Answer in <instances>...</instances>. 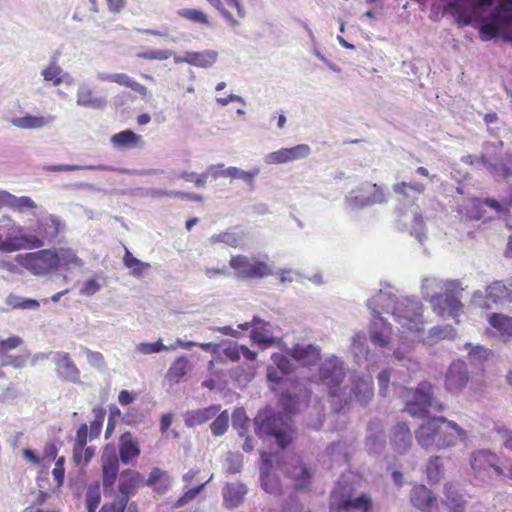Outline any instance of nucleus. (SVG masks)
Wrapping results in <instances>:
<instances>
[{
    "label": "nucleus",
    "mask_w": 512,
    "mask_h": 512,
    "mask_svg": "<svg viewBox=\"0 0 512 512\" xmlns=\"http://www.w3.org/2000/svg\"><path fill=\"white\" fill-rule=\"evenodd\" d=\"M446 505L452 512H464L465 501L458 492L456 485H445Z\"/></svg>",
    "instance_id": "nucleus-41"
},
{
    "label": "nucleus",
    "mask_w": 512,
    "mask_h": 512,
    "mask_svg": "<svg viewBox=\"0 0 512 512\" xmlns=\"http://www.w3.org/2000/svg\"><path fill=\"white\" fill-rule=\"evenodd\" d=\"M102 471L104 487L112 486L116 480L119 461L116 449L112 445H106L102 453Z\"/></svg>",
    "instance_id": "nucleus-22"
},
{
    "label": "nucleus",
    "mask_w": 512,
    "mask_h": 512,
    "mask_svg": "<svg viewBox=\"0 0 512 512\" xmlns=\"http://www.w3.org/2000/svg\"><path fill=\"white\" fill-rule=\"evenodd\" d=\"M62 68L57 60L53 58L40 72L44 82L50 83L52 86L61 84Z\"/></svg>",
    "instance_id": "nucleus-42"
},
{
    "label": "nucleus",
    "mask_w": 512,
    "mask_h": 512,
    "mask_svg": "<svg viewBox=\"0 0 512 512\" xmlns=\"http://www.w3.org/2000/svg\"><path fill=\"white\" fill-rule=\"evenodd\" d=\"M76 104L86 109L103 110L107 100L105 97L97 96L90 83L81 82L76 91Z\"/></svg>",
    "instance_id": "nucleus-19"
},
{
    "label": "nucleus",
    "mask_w": 512,
    "mask_h": 512,
    "mask_svg": "<svg viewBox=\"0 0 512 512\" xmlns=\"http://www.w3.org/2000/svg\"><path fill=\"white\" fill-rule=\"evenodd\" d=\"M455 335V330L450 325L436 326L431 328L425 337H420V340L427 345H434L440 340L453 339Z\"/></svg>",
    "instance_id": "nucleus-38"
},
{
    "label": "nucleus",
    "mask_w": 512,
    "mask_h": 512,
    "mask_svg": "<svg viewBox=\"0 0 512 512\" xmlns=\"http://www.w3.org/2000/svg\"><path fill=\"white\" fill-rule=\"evenodd\" d=\"M173 54L174 52L169 49H148L146 51L139 52L137 57L145 60L164 61L170 58Z\"/></svg>",
    "instance_id": "nucleus-59"
},
{
    "label": "nucleus",
    "mask_w": 512,
    "mask_h": 512,
    "mask_svg": "<svg viewBox=\"0 0 512 512\" xmlns=\"http://www.w3.org/2000/svg\"><path fill=\"white\" fill-rule=\"evenodd\" d=\"M110 142L115 149L126 150L142 146V136L131 130H124L111 136Z\"/></svg>",
    "instance_id": "nucleus-33"
},
{
    "label": "nucleus",
    "mask_w": 512,
    "mask_h": 512,
    "mask_svg": "<svg viewBox=\"0 0 512 512\" xmlns=\"http://www.w3.org/2000/svg\"><path fill=\"white\" fill-rule=\"evenodd\" d=\"M327 454L336 463L345 464L347 462V447L343 442H338L330 445L327 448Z\"/></svg>",
    "instance_id": "nucleus-58"
},
{
    "label": "nucleus",
    "mask_w": 512,
    "mask_h": 512,
    "mask_svg": "<svg viewBox=\"0 0 512 512\" xmlns=\"http://www.w3.org/2000/svg\"><path fill=\"white\" fill-rule=\"evenodd\" d=\"M385 201L383 189L377 184L363 183L346 196V206L357 210L366 206L381 204Z\"/></svg>",
    "instance_id": "nucleus-12"
},
{
    "label": "nucleus",
    "mask_w": 512,
    "mask_h": 512,
    "mask_svg": "<svg viewBox=\"0 0 512 512\" xmlns=\"http://www.w3.org/2000/svg\"><path fill=\"white\" fill-rule=\"evenodd\" d=\"M373 379L371 375L353 376L349 386V392L340 390L338 398L345 403L355 400L361 405H366L373 397Z\"/></svg>",
    "instance_id": "nucleus-15"
},
{
    "label": "nucleus",
    "mask_w": 512,
    "mask_h": 512,
    "mask_svg": "<svg viewBox=\"0 0 512 512\" xmlns=\"http://www.w3.org/2000/svg\"><path fill=\"white\" fill-rule=\"evenodd\" d=\"M285 472L295 480L296 489H304L309 484L310 473L300 459H293V467Z\"/></svg>",
    "instance_id": "nucleus-36"
},
{
    "label": "nucleus",
    "mask_w": 512,
    "mask_h": 512,
    "mask_svg": "<svg viewBox=\"0 0 512 512\" xmlns=\"http://www.w3.org/2000/svg\"><path fill=\"white\" fill-rule=\"evenodd\" d=\"M442 285L443 279L429 276L422 280L421 293L425 300L429 301L435 312H442Z\"/></svg>",
    "instance_id": "nucleus-21"
},
{
    "label": "nucleus",
    "mask_w": 512,
    "mask_h": 512,
    "mask_svg": "<svg viewBox=\"0 0 512 512\" xmlns=\"http://www.w3.org/2000/svg\"><path fill=\"white\" fill-rule=\"evenodd\" d=\"M220 405H211L206 408L188 411L184 415L185 425L195 427L214 418L220 411Z\"/></svg>",
    "instance_id": "nucleus-31"
},
{
    "label": "nucleus",
    "mask_w": 512,
    "mask_h": 512,
    "mask_svg": "<svg viewBox=\"0 0 512 512\" xmlns=\"http://www.w3.org/2000/svg\"><path fill=\"white\" fill-rule=\"evenodd\" d=\"M114 83L128 87L142 96L147 94V88L144 85L136 82L125 73H114Z\"/></svg>",
    "instance_id": "nucleus-56"
},
{
    "label": "nucleus",
    "mask_w": 512,
    "mask_h": 512,
    "mask_svg": "<svg viewBox=\"0 0 512 512\" xmlns=\"http://www.w3.org/2000/svg\"><path fill=\"white\" fill-rule=\"evenodd\" d=\"M147 484L153 487L157 492L163 493L170 485V477L166 471L153 468L149 474Z\"/></svg>",
    "instance_id": "nucleus-43"
},
{
    "label": "nucleus",
    "mask_w": 512,
    "mask_h": 512,
    "mask_svg": "<svg viewBox=\"0 0 512 512\" xmlns=\"http://www.w3.org/2000/svg\"><path fill=\"white\" fill-rule=\"evenodd\" d=\"M381 309L377 312L371 310L372 320L369 327L370 340L373 345L385 348L389 345L392 329L391 326L380 316Z\"/></svg>",
    "instance_id": "nucleus-18"
},
{
    "label": "nucleus",
    "mask_w": 512,
    "mask_h": 512,
    "mask_svg": "<svg viewBox=\"0 0 512 512\" xmlns=\"http://www.w3.org/2000/svg\"><path fill=\"white\" fill-rule=\"evenodd\" d=\"M370 310L377 312V308L391 313L395 321L401 326L402 337L410 341H420L424 333L423 305L416 298L401 297L388 286L380 289L367 303Z\"/></svg>",
    "instance_id": "nucleus-1"
},
{
    "label": "nucleus",
    "mask_w": 512,
    "mask_h": 512,
    "mask_svg": "<svg viewBox=\"0 0 512 512\" xmlns=\"http://www.w3.org/2000/svg\"><path fill=\"white\" fill-rule=\"evenodd\" d=\"M123 263L125 267L130 270V273L137 278L145 276L151 267L149 263L143 262L134 257L128 249L125 251Z\"/></svg>",
    "instance_id": "nucleus-39"
},
{
    "label": "nucleus",
    "mask_w": 512,
    "mask_h": 512,
    "mask_svg": "<svg viewBox=\"0 0 512 512\" xmlns=\"http://www.w3.org/2000/svg\"><path fill=\"white\" fill-rule=\"evenodd\" d=\"M208 241H209L210 245L224 243L231 247H237L240 245L242 238L239 234H237L234 231H224V232L212 235Z\"/></svg>",
    "instance_id": "nucleus-50"
},
{
    "label": "nucleus",
    "mask_w": 512,
    "mask_h": 512,
    "mask_svg": "<svg viewBox=\"0 0 512 512\" xmlns=\"http://www.w3.org/2000/svg\"><path fill=\"white\" fill-rule=\"evenodd\" d=\"M120 460L124 464L133 463L140 455L138 442L130 432L121 435L119 439Z\"/></svg>",
    "instance_id": "nucleus-28"
},
{
    "label": "nucleus",
    "mask_w": 512,
    "mask_h": 512,
    "mask_svg": "<svg viewBox=\"0 0 512 512\" xmlns=\"http://www.w3.org/2000/svg\"><path fill=\"white\" fill-rule=\"evenodd\" d=\"M53 120V116L25 115L23 117L13 118L11 123L13 126L21 129H40L50 124Z\"/></svg>",
    "instance_id": "nucleus-35"
},
{
    "label": "nucleus",
    "mask_w": 512,
    "mask_h": 512,
    "mask_svg": "<svg viewBox=\"0 0 512 512\" xmlns=\"http://www.w3.org/2000/svg\"><path fill=\"white\" fill-rule=\"evenodd\" d=\"M483 206H488L494 209L496 212L502 211V205L494 199L481 201L479 199L473 198L469 199L465 204L460 206L459 213L466 219L479 220L482 218Z\"/></svg>",
    "instance_id": "nucleus-24"
},
{
    "label": "nucleus",
    "mask_w": 512,
    "mask_h": 512,
    "mask_svg": "<svg viewBox=\"0 0 512 512\" xmlns=\"http://www.w3.org/2000/svg\"><path fill=\"white\" fill-rule=\"evenodd\" d=\"M48 172H68V171H77V170H98V171H113L114 168L107 165H69V164H60V165H47L43 168Z\"/></svg>",
    "instance_id": "nucleus-44"
},
{
    "label": "nucleus",
    "mask_w": 512,
    "mask_h": 512,
    "mask_svg": "<svg viewBox=\"0 0 512 512\" xmlns=\"http://www.w3.org/2000/svg\"><path fill=\"white\" fill-rule=\"evenodd\" d=\"M15 261L30 274L37 277H46L55 272V262L51 248L18 254Z\"/></svg>",
    "instance_id": "nucleus-7"
},
{
    "label": "nucleus",
    "mask_w": 512,
    "mask_h": 512,
    "mask_svg": "<svg viewBox=\"0 0 512 512\" xmlns=\"http://www.w3.org/2000/svg\"><path fill=\"white\" fill-rule=\"evenodd\" d=\"M351 474L343 475L333 489L334 503L339 504L344 512H371L372 500L366 494L354 496L353 487L349 481Z\"/></svg>",
    "instance_id": "nucleus-4"
},
{
    "label": "nucleus",
    "mask_w": 512,
    "mask_h": 512,
    "mask_svg": "<svg viewBox=\"0 0 512 512\" xmlns=\"http://www.w3.org/2000/svg\"><path fill=\"white\" fill-rule=\"evenodd\" d=\"M429 408L438 412L445 409L442 403L433 398V387L430 383L422 382L414 391H408L405 410L411 416L424 418L427 416Z\"/></svg>",
    "instance_id": "nucleus-5"
},
{
    "label": "nucleus",
    "mask_w": 512,
    "mask_h": 512,
    "mask_svg": "<svg viewBox=\"0 0 512 512\" xmlns=\"http://www.w3.org/2000/svg\"><path fill=\"white\" fill-rule=\"evenodd\" d=\"M273 365L267 367V379L270 382L278 383L284 375L289 374L293 369L290 359L280 353H274L271 356Z\"/></svg>",
    "instance_id": "nucleus-25"
},
{
    "label": "nucleus",
    "mask_w": 512,
    "mask_h": 512,
    "mask_svg": "<svg viewBox=\"0 0 512 512\" xmlns=\"http://www.w3.org/2000/svg\"><path fill=\"white\" fill-rule=\"evenodd\" d=\"M177 14L191 22L202 24L204 26L210 27L211 22L209 21V18L207 14H205L203 11L195 9V8H183L177 11Z\"/></svg>",
    "instance_id": "nucleus-51"
},
{
    "label": "nucleus",
    "mask_w": 512,
    "mask_h": 512,
    "mask_svg": "<svg viewBox=\"0 0 512 512\" xmlns=\"http://www.w3.org/2000/svg\"><path fill=\"white\" fill-rule=\"evenodd\" d=\"M489 324L495 328L502 336L512 337V318L503 314H491Z\"/></svg>",
    "instance_id": "nucleus-45"
},
{
    "label": "nucleus",
    "mask_w": 512,
    "mask_h": 512,
    "mask_svg": "<svg viewBox=\"0 0 512 512\" xmlns=\"http://www.w3.org/2000/svg\"><path fill=\"white\" fill-rule=\"evenodd\" d=\"M272 455L266 452H261V483L263 489L269 494H278L281 492L279 481L276 477L269 474V468L271 467Z\"/></svg>",
    "instance_id": "nucleus-30"
},
{
    "label": "nucleus",
    "mask_w": 512,
    "mask_h": 512,
    "mask_svg": "<svg viewBox=\"0 0 512 512\" xmlns=\"http://www.w3.org/2000/svg\"><path fill=\"white\" fill-rule=\"evenodd\" d=\"M141 481V475L133 470H125L120 474L119 480V492L120 496L112 503L118 504L123 501L124 509L128 503L129 494L137 487L138 483Z\"/></svg>",
    "instance_id": "nucleus-27"
},
{
    "label": "nucleus",
    "mask_w": 512,
    "mask_h": 512,
    "mask_svg": "<svg viewBox=\"0 0 512 512\" xmlns=\"http://www.w3.org/2000/svg\"><path fill=\"white\" fill-rule=\"evenodd\" d=\"M101 500L99 486H90L86 493V505L88 512H95Z\"/></svg>",
    "instance_id": "nucleus-63"
},
{
    "label": "nucleus",
    "mask_w": 512,
    "mask_h": 512,
    "mask_svg": "<svg viewBox=\"0 0 512 512\" xmlns=\"http://www.w3.org/2000/svg\"><path fill=\"white\" fill-rule=\"evenodd\" d=\"M229 265L241 279H256L274 275L273 266L267 261L251 259L244 255L231 257Z\"/></svg>",
    "instance_id": "nucleus-11"
},
{
    "label": "nucleus",
    "mask_w": 512,
    "mask_h": 512,
    "mask_svg": "<svg viewBox=\"0 0 512 512\" xmlns=\"http://www.w3.org/2000/svg\"><path fill=\"white\" fill-rule=\"evenodd\" d=\"M295 361L302 366H311L316 364L321 357V349L309 343H297L287 350Z\"/></svg>",
    "instance_id": "nucleus-20"
},
{
    "label": "nucleus",
    "mask_w": 512,
    "mask_h": 512,
    "mask_svg": "<svg viewBox=\"0 0 512 512\" xmlns=\"http://www.w3.org/2000/svg\"><path fill=\"white\" fill-rule=\"evenodd\" d=\"M6 304L13 309L36 310L40 304L37 300L24 298L14 294H10L6 298Z\"/></svg>",
    "instance_id": "nucleus-52"
},
{
    "label": "nucleus",
    "mask_w": 512,
    "mask_h": 512,
    "mask_svg": "<svg viewBox=\"0 0 512 512\" xmlns=\"http://www.w3.org/2000/svg\"><path fill=\"white\" fill-rule=\"evenodd\" d=\"M470 464L475 477L483 481L490 479L492 472L498 476L504 475V469L498 466L497 455L488 450L473 452L470 457Z\"/></svg>",
    "instance_id": "nucleus-14"
},
{
    "label": "nucleus",
    "mask_w": 512,
    "mask_h": 512,
    "mask_svg": "<svg viewBox=\"0 0 512 512\" xmlns=\"http://www.w3.org/2000/svg\"><path fill=\"white\" fill-rule=\"evenodd\" d=\"M351 351L357 361L367 358L368 348L366 346V336L364 333H356L352 337Z\"/></svg>",
    "instance_id": "nucleus-54"
},
{
    "label": "nucleus",
    "mask_w": 512,
    "mask_h": 512,
    "mask_svg": "<svg viewBox=\"0 0 512 512\" xmlns=\"http://www.w3.org/2000/svg\"><path fill=\"white\" fill-rule=\"evenodd\" d=\"M191 65L207 69L212 67L218 60V52L215 50H204L201 52L190 51Z\"/></svg>",
    "instance_id": "nucleus-40"
},
{
    "label": "nucleus",
    "mask_w": 512,
    "mask_h": 512,
    "mask_svg": "<svg viewBox=\"0 0 512 512\" xmlns=\"http://www.w3.org/2000/svg\"><path fill=\"white\" fill-rule=\"evenodd\" d=\"M64 230L65 224L60 218L49 213L42 215L38 218L35 227L27 231L26 250L54 244Z\"/></svg>",
    "instance_id": "nucleus-3"
},
{
    "label": "nucleus",
    "mask_w": 512,
    "mask_h": 512,
    "mask_svg": "<svg viewBox=\"0 0 512 512\" xmlns=\"http://www.w3.org/2000/svg\"><path fill=\"white\" fill-rule=\"evenodd\" d=\"M192 365L189 359L185 356H179L171 364L167 372V377L170 381L178 383L190 370Z\"/></svg>",
    "instance_id": "nucleus-37"
},
{
    "label": "nucleus",
    "mask_w": 512,
    "mask_h": 512,
    "mask_svg": "<svg viewBox=\"0 0 512 512\" xmlns=\"http://www.w3.org/2000/svg\"><path fill=\"white\" fill-rule=\"evenodd\" d=\"M427 476L430 481L438 482L442 476V466L439 456H432L427 465Z\"/></svg>",
    "instance_id": "nucleus-62"
},
{
    "label": "nucleus",
    "mask_w": 512,
    "mask_h": 512,
    "mask_svg": "<svg viewBox=\"0 0 512 512\" xmlns=\"http://www.w3.org/2000/svg\"><path fill=\"white\" fill-rule=\"evenodd\" d=\"M162 351H168V346L163 344L162 339H158L153 343L140 342L135 346V353L139 355H151Z\"/></svg>",
    "instance_id": "nucleus-57"
},
{
    "label": "nucleus",
    "mask_w": 512,
    "mask_h": 512,
    "mask_svg": "<svg viewBox=\"0 0 512 512\" xmlns=\"http://www.w3.org/2000/svg\"><path fill=\"white\" fill-rule=\"evenodd\" d=\"M345 370L343 361L333 355L327 357L319 367V381L329 389L332 398L339 396L337 388L345 377Z\"/></svg>",
    "instance_id": "nucleus-13"
},
{
    "label": "nucleus",
    "mask_w": 512,
    "mask_h": 512,
    "mask_svg": "<svg viewBox=\"0 0 512 512\" xmlns=\"http://www.w3.org/2000/svg\"><path fill=\"white\" fill-rule=\"evenodd\" d=\"M385 445L384 434L381 429H377L373 431L372 428L369 429V433L366 439V448L370 453L378 454L380 453Z\"/></svg>",
    "instance_id": "nucleus-49"
},
{
    "label": "nucleus",
    "mask_w": 512,
    "mask_h": 512,
    "mask_svg": "<svg viewBox=\"0 0 512 512\" xmlns=\"http://www.w3.org/2000/svg\"><path fill=\"white\" fill-rule=\"evenodd\" d=\"M49 355H51V360L55 366V373L60 380L71 383L80 382V370L69 353L55 351L50 352Z\"/></svg>",
    "instance_id": "nucleus-16"
},
{
    "label": "nucleus",
    "mask_w": 512,
    "mask_h": 512,
    "mask_svg": "<svg viewBox=\"0 0 512 512\" xmlns=\"http://www.w3.org/2000/svg\"><path fill=\"white\" fill-rule=\"evenodd\" d=\"M229 426V415L228 412L225 410L221 412L215 420L211 423L210 429L214 436H221L223 435Z\"/></svg>",
    "instance_id": "nucleus-60"
},
{
    "label": "nucleus",
    "mask_w": 512,
    "mask_h": 512,
    "mask_svg": "<svg viewBox=\"0 0 512 512\" xmlns=\"http://www.w3.org/2000/svg\"><path fill=\"white\" fill-rule=\"evenodd\" d=\"M247 494V488L244 484L235 482L227 483L223 488V502L227 508L238 507Z\"/></svg>",
    "instance_id": "nucleus-32"
},
{
    "label": "nucleus",
    "mask_w": 512,
    "mask_h": 512,
    "mask_svg": "<svg viewBox=\"0 0 512 512\" xmlns=\"http://www.w3.org/2000/svg\"><path fill=\"white\" fill-rule=\"evenodd\" d=\"M411 503L416 508L425 512H437L438 503L424 485L415 486L411 492Z\"/></svg>",
    "instance_id": "nucleus-26"
},
{
    "label": "nucleus",
    "mask_w": 512,
    "mask_h": 512,
    "mask_svg": "<svg viewBox=\"0 0 512 512\" xmlns=\"http://www.w3.org/2000/svg\"><path fill=\"white\" fill-rule=\"evenodd\" d=\"M442 312H436L440 316L456 317L462 311V303L455 296L442 295Z\"/></svg>",
    "instance_id": "nucleus-46"
},
{
    "label": "nucleus",
    "mask_w": 512,
    "mask_h": 512,
    "mask_svg": "<svg viewBox=\"0 0 512 512\" xmlns=\"http://www.w3.org/2000/svg\"><path fill=\"white\" fill-rule=\"evenodd\" d=\"M465 348L468 349L469 360L473 364L482 363L491 356V351L481 345L473 346L471 343H465Z\"/></svg>",
    "instance_id": "nucleus-55"
},
{
    "label": "nucleus",
    "mask_w": 512,
    "mask_h": 512,
    "mask_svg": "<svg viewBox=\"0 0 512 512\" xmlns=\"http://www.w3.org/2000/svg\"><path fill=\"white\" fill-rule=\"evenodd\" d=\"M255 433L259 437L273 436L277 444L284 449L290 442L291 436L282 427L280 417L271 411H262L255 417Z\"/></svg>",
    "instance_id": "nucleus-9"
},
{
    "label": "nucleus",
    "mask_w": 512,
    "mask_h": 512,
    "mask_svg": "<svg viewBox=\"0 0 512 512\" xmlns=\"http://www.w3.org/2000/svg\"><path fill=\"white\" fill-rule=\"evenodd\" d=\"M238 328L243 331L251 329L250 341L263 350L282 346L281 338L273 335V326L258 316H254L250 322L239 324Z\"/></svg>",
    "instance_id": "nucleus-10"
},
{
    "label": "nucleus",
    "mask_w": 512,
    "mask_h": 512,
    "mask_svg": "<svg viewBox=\"0 0 512 512\" xmlns=\"http://www.w3.org/2000/svg\"><path fill=\"white\" fill-rule=\"evenodd\" d=\"M503 148V142L498 141L496 143H486L484 146V152L481 157L477 156H466L464 161L472 165L484 164L488 171L496 179H505L512 175V155L505 154L500 164L492 162V156L496 155Z\"/></svg>",
    "instance_id": "nucleus-6"
},
{
    "label": "nucleus",
    "mask_w": 512,
    "mask_h": 512,
    "mask_svg": "<svg viewBox=\"0 0 512 512\" xmlns=\"http://www.w3.org/2000/svg\"><path fill=\"white\" fill-rule=\"evenodd\" d=\"M417 443L424 449H449L465 444L468 432L446 417L428 418L415 432Z\"/></svg>",
    "instance_id": "nucleus-2"
},
{
    "label": "nucleus",
    "mask_w": 512,
    "mask_h": 512,
    "mask_svg": "<svg viewBox=\"0 0 512 512\" xmlns=\"http://www.w3.org/2000/svg\"><path fill=\"white\" fill-rule=\"evenodd\" d=\"M469 373L463 361H454L448 368L445 376L446 390L459 394L467 385Z\"/></svg>",
    "instance_id": "nucleus-17"
},
{
    "label": "nucleus",
    "mask_w": 512,
    "mask_h": 512,
    "mask_svg": "<svg viewBox=\"0 0 512 512\" xmlns=\"http://www.w3.org/2000/svg\"><path fill=\"white\" fill-rule=\"evenodd\" d=\"M26 229L17 224L11 217L0 218V252L12 253L26 250Z\"/></svg>",
    "instance_id": "nucleus-8"
},
{
    "label": "nucleus",
    "mask_w": 512,
    "mask_h": 512,
    "mask_svg": "<svg viewBox=\"0 0 512 512\" xmlns=\"http://www.w3.org/2000/svg\"><path fill=\"white\" fill-rule=\"evenodd\" d=\"M248 417L243 408L236 409L232 414V425L240 436H244L247 432Z\"/></svg>",
    "instance_id": "nucleus-61"
},
{
    "label": "nucleus",
    "mask_w": 512,
    "mask_h": 512,
    "mask_svg": "<svg viewBox=\"0 0 512 512\" xmlns=\"http://www.w3.org/2000/svg\"><path fill=\"white\" fill-rule=\"evenodd\" d=\"M0 207H7L15 211L23 212L25 209H34L37 204L28 196H16L8 191H0Z\"/></svg>",
    "instance_id": "nucleus-29"
},
{
    "label": "nucleus",
    "mask_w": 512,
    "mask_h": 512,
    "mask_svg": "<svg viewBox=\"0 0 512 512\" xmlns=\"http://www.w3.org/2000/svg\"><path fill=\"white\" fill-rule=\"evenodd\" d=\"M508 289L507 281H495L486 288V296L495 303L500 301L505 295H508L509 299L512 300V294L508 293Z\"/></svg>",
    "instance_id": "nucleus-53"
},
{
    "label": "nucleus",
    "mask_w": 512,
    "mask_h": 512,
    "mask_svg": "<svg viewBox=\"0 0 512 512\" xmlns=\"http://www.w3.org/2000/svg\"><path fill=\"white\" fill-rule=\"evenodd\" d=\"M55 262V272L59 269L71 270L82 268L85 262L78 257L76 252L70 247L51 248Z\"/></svg>",
    "instance_id": "nucleus-23"
},
{
    "label": "nucleus",
    "mask_w": 512,
    "mask_h": 512,
    "mask_svg": "<svg viewBox=\"0 0 512 512\" xmlns=\"http://www.w3.org/2000/svg\"><path fill=\"white\" fill-rule=\"evenodd\" d=\"M391 443L399 453H405L411 447L412 435L405 423H399L394 427Z\"/></svg>",
    "instance_id": "nucleus-34"
},
{
    "label": "nucleus",
    "mask_w": 512,
    "mask_h": 512,
    "mask_svg": "<svg viewBox=\"0 0 512 512\" xmlns=\"http://www.w3.org/2000/svg\"><path fill=\"white\" fill-rule=\"evenodd\" d=\"M260 173L259 168H253L250 171L242 170L238 167L230 166L226 168V178H230L232 180L239 179L244 181L245 183L252 185L255 177Z\"/></svg>",
    "instance_id": "nucleus-47"
},
{
    "label": "nucleus",
    "mask_w": 512,
    "mask_h": 512,
    "mask_svg": "<svg viewBox=\"0 0 512 512\" xmlns=\"http://www.w3.org/2000/svg\"><path fill=\"white\" fill-rule=\"evenodd\" d=\"M264 162L268 165L289 163L287 148H281L277 151L266 154Z\"/></svg>",
    "instance_id": "nucleus-64"
},
{
    "label": "nucleus",
    "mask_w": 512,
    "mask_h": 512,
    "mask_svg": "<svg viewBox=\"0 0 512 512\" xmlns=\"http://www.w3.org/2000/svg\"><path fill=\"white\" fill-rule=\"evenodd\" d=\"M105 284V278L101 275H96L85 280L79 289V294L85 297H91L98 293Z\"/></svg>",
    "instance_id": "nucleus-48"
}]
</instances>
